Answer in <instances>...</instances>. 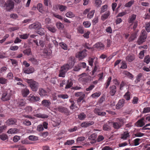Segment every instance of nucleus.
Masks as SVG:
<instances>
[{
  "mask_svg": "<svg viewBox=\"0 0 150 150\" xmlns=\"http://www.w3.org/2000/svg\"><path fill=\"white\" fill-rule=\"evenodd\" d=\"M125 121V119L122 117L116 118L115 122L112 123L113 127L116 129H120L124 124Z\"/></svg>",
  "mask_w": 150,
  "mask_h": 150,
  "instance_id": "obj_1",
  "label": "nucleus"
},
{
  "mask_svg": "<svg viewBox=\"0 0 150 150\" xmlns=\"http://www.w3.org/2000/svg\"><path fill=\"white\" fill-rule=\"evenodd\" d=\"M14 3L12 0H8L6 2L2 1L0 5L1 6L6 7L7 11H10L14 7Z\"/></svg>",
  "mask_w": 150,
  "mask_h": 150,
  "instance_id": "obj_2",
  "label": "nucleus"
},
{
  "mask_svg": "<svg viewBox=\"0 0 150 150\" xmlns=\"http://www.w3.org/2000/svg\"><path fill=\"white\" fill-rule=\"evenodd\" d=\"M26 81L29 85L32 90L33 91H36L38 90L39 87V84L38 82L34 81L33 80L27 79Z\"/></svg>",
  "mask_w": 150,
  "mask_h": 150,
  "instance_id": "obj_3",
  "label": "nucleus"
},
{
  "mask_svg": "<svg viewBox=\"0 0 150 150\" xmlns=\"http://www.w3.org/2000/svg\"><path fill=\"white\" fill-rule=\"evenodd\" d=\"M147 37V33L144 29L141 31L140 36L138 39L137 42L138 45H140L145 41Z\"/></svg>",
  "mask_w": 150,
  "mask_h": 150,
  "instance_id": "obj_4",
  "label": "nucleus"
},
{
  "mask_svg": "<svg viewBox=\"0 0 150 150\" xmlns=\"http://www.w3.org/2000/svg\"><path fill=\"white\" fill-rule=\"evenodd\" d=\"M87 50L84 49L82 51L78 52L76 54V57L78 58L79 60H82L87 56Z\"/></svg>",
  "mask_w": 150,
  "mask_h": 150,
  "instance_id": "obj_5",
  "label": "nucleus"
},
{
  "mask_svg": "<svg viewBox=\"0 0 150 150\" xmlns=\"http://www.w3.org/2000/svg\"><path fill=\"white\" fill-rule=\"evenodd\" d=\"M11 96L10 93H8L6 91H4L2 95L1 100L4 101L8 100L10 99Z\"/></svg>",
  "mask_w": 150,
  "mask_h": 150,
  "instance_id": "obj_6",
  "label": "nucleus"
},
{
  "mask_svg": "<svg viewBox=\"0 0 150 150\" xmlns=\"http://www.w3.org/2000/svg\"><path fill=\"white\" fill-rule=\"evenodd\" d=\"M58 110L60 112L64 113L67 115H68L70 114V112L68 109L66 108L59 106L58 108Z\"/></svg>",
  "mask_w": 150,
  "mask_h": 150,
  "instance_id": "obj_7",
  "label": "nucleus"
},
{
  "mask_svg": "<svg viewBox=\"0 0 150 150\" xmlns=\"http://www.w3.org/2000/svg\"><path fill=\"white\" fill-rule=\"evenodd\" d=\"M41 27V24L38 22H36L29 25V28L30 29H34L36 30H38L39 28Z\"/></svg>",
  "mask_w": 150,
  "mask_h": 150,
  "instance_id": "obj_8",
  "label": "nucleus"
},
{
  "mask_svg": "<svg viewBox=\"0 0 150 150\" xmlns=\"http://www.w3.org/2000/svg\"><path fill=\"white\" fill-rule=\"evenodd\" d=\"M109 89L110 94L111 96H114L117 91L116 86L115 85H112L110 87Z\"/></svg>",
  "mask_w": 150,
  "mask_h": 150,
  "instance_id": "obj_9",
  "label": "nucleus"
},
{
  "mask_svg": "<svg viewBox=\"0 0 150 150\" xmlns=\"http://www.w3.org/2000/svg\"><path fill=\"white\" fill-rule=\"evenodd\" d=\"M81 77L79 78V80L80 81L86 82L88 80V76L86 75L85 73H83L80 75Z\"/></svg>",
  "mask_w": 150,
  "mask_h": 150,
  "instance_id": "obj_10",
  "label": "nucleus"
},
{
  "mask_svg": "<svg viewBox=\"0 0 150 150\" xmlns=\"http://www.w3.org/2000/svg\"><path fill=\"white\" fill-rule=\"evenodd\" d=\"M17 122L16 119L15 118H10L8 119L6 122L7 125L8 126L16 125Z\"/></svg>",
  "mask_w": 150,
  "mask_h": 150,
  "instance_id": "obj_11",
  "label": "nucleus"
},
{
  "mask_svg": "<svg viewBox=\"0 0 150 150\" xmlns=\"http://www.w3.org/2000/svg\"><path fill=\"white\" fill-rule=\"evenodd\" d=\"M125 103V100L123 99L119 100L118 103L116 105V108L117 109H119L121 108L123 106Z\"/></svg>",
  "mask_w": 150,
  "mask_h": 150,
  "instance_id": "obj_12",
  "label": "nucleus"
},
{
  "mask_svg": "<svg viewBox=\"0 0 150 150\" xmlns=\"http://www.w3.org/2000/svg\"><path fill=\"white\" fill-rule=\"evenodd\" d=\"M97 137V134L95 133L93 134L90 136L88 139H89L91 140L90 143L91 144H94L96 143V139Z\"/></svg>",
  "mask_w": 150,
  "mask_h": 150,
  "instance_id": "obj_13",
  "label": "nucleus"
},
{
  "mask_svg": "<svg viewBox=\"0 0 150 150\" xmlns=\"http://www.w3.org/2000/svg\"><path fill=\"white\" fill-rule=\"evenodd\" d=\"M94 122L92 121H86L83 122L81 124V127H86L90 126L94 124Z\"/></svg>",
  "mask_w": 150,
  "mask_h": 150,
  "instance_id": "obj_14",
  "label": "nucleus"
},
{
  "mask_svg": "<svg viewBox=\"0 0 150 150\" xmlns=\"http://www.w3.org/2000/svg\"><path fill=\"white\" fill-rule=\"evenodd\" d=\"M42 105L45 107L49 108L51 103L50 101L49 100L46 99L43 100L41 102Z\"/></svg>",
  "mask_w": 150,
  "mask_h": 150,
  "instance_id": "obj_15",
  "label": "nucleus"
},
{
  "mask_svg": "<svg viewBox=\"0 0 150 150\" xmlns=\"http://www.w3.org/2000/svg\"><path fill=\"white\" fill-rule=\"evenodd\" d=\"M23 71L25 73L29 74L33 73L34 71V69L33 67H30L28 68H24Z\"/></svg>",
  "mask_w": 150,
  "mask_h": 150,
  "instance_id": "obj_16",
  "label": "nucleus"
},
{
  "mask_svg": "<svg viewBox=\"0 0 150 150\" xmlns=\"http://www.w3.org/2000/svg\"><path fill=\"white\" fill-rule=\"evenodd\" d=\"M38 93L41 96H45L47 95V92L42 88H40L39 89Z\"/></svg>",
  "mask_w": 150,
  "mask_h": 150,
  "instance_id": "obj_17",
  "label": "nucleus"
},
{
  "mask_svg": "<svg viewBox=\"0 0 150 150\" xmlns=\"http://www.w3.org/2000/svg\"><path fill=\"white\" fill-rule=\"evenodd\" d=\"M135 59V56L133 54H129L126 57V61L129 62H131Z\"/></svg>",
  "mask_w": 150,
  "mask_h": 150,
  "instance_id": "obj_18",
  "label": "nucleus"
},
{
  "mask_svg": "<svg viewBox=\"0 0 150 150\" xmlns=\"http://www.w3.org/2000/svg\"><path fill=\"white\" fill-rule=\"evenodd\" d=\"M144 121V118H142L139 120L136 123L137 126L139 127L143 126L145 125Z\"/></svg>",
  "mask_w": 150,
  "mask_h": 150,
  "instance_id": "obj_19",
  "label": "nucleus"
},
{
  "mask_svg": "<svg viewBox=\"0 0 150 150\" xmlns=\"http://www.w3.org/2000/svg\"><path fill=\"white\" fill-rule=\"evenodd\" d=\"M67 82V84L65 88V89L70 88L72 87L73 84V81L70 79H68Z\"/></svg>",
  "mask_w": 150,
  "mask_h": 150,
  "instance_id": "obj_20",
  "label": "nucleus"
},
{
  "mask_svg": "<svg viewBox=\"0 0 150 150\" xmlns=\"http://www.w3.org/2000/svg\"><path fill=\"white\" fill-rule=\"evenodd\" d=\"M85 96V94H83V96H81L79 97L77 100L76 101L78 104L79 106H81V101L82 103H83L84 100V99Z\"/></svg>",
  "mask_w": 150,
  "mask_h": 150,
  "instance_id": "obj_21",
  "label": "nucleus"
},
{
  "mask_svg": "<svg viewBox=\"0 0 150 150\" xmlns=\"http://www.w3.org/2000/svg\"><path fill=\"white\" fill-rule=\"evenodd\" d=\"M130 136L129 133L128 131H125L121 134V138L122 139L125 140L127 137H129Z\"/></svg>",
  "mask_w": 150,
  "mask_h": 150,
  "instance_id": "obj_22",
  "label": "nucleus"
},
{
  "mask_svg": "<svg viewBox=\"0 0 150 150\" xmlns=\"http://www.w3.org/2000/svg\"><path fill=\"white\" fill-rule=\"evenodd\" d=\"M110 15V12L108 11H106L103 15L101 16V19L104 21L107 19Z\"/></svg>",
  "mask_w": 150,
  "mask_h": 150,
  "instance_id": "obj_23",
  "label": "nucleus"
},
{
  "mask_svg": "<svg viewBox=\"0 0 150 150\" xmlns=\"http://www.w3.org/2000/svg\"><path fill=\"white\" fill-rule=\"evenodd\" d=\"M22 96L24 97H26L29 93V89L26 88L23 89L21 91Z\"/></svg>",
  "mask_w": 150,
  "mask_h": 150,
  "instance_id": "obj_24",
  "label": "nucleus"
},
{
  "mask_svg": "<svg viewBox=\"0 0 150 150\" xmlns=\"http://www.w3.org/2000/svg\"><path fill=\"white\" fill-rule=\"evenodd\" d=\"M95 46V47L100 50H103L104 48V45L100 42L96 43Z\"/></svg>",
  "mask_w": 150,
  "mask_h": 150,
  "instance_id": "obj_25",
  "label": "nucleus"
},
{
  "mask_svg": "<svg viewBox=\"0 0 150 150\" xmlns=\"http://www.w3.org/2000/svg\"><path fill=\"white\" fill-rule=\"evenodd\" d=\"M71 103V105L70 106V108L71 110H73L75 108H77V107L75 105V102L74 100L72 99H70L69 100Z\"/></svg>",
  "mask_w": 150,
  "mask_h": 150,
  "instance_id": "obj_26",
  "label": "nucleus"
},
{
  "mask_svg": "<svg viewBox=\"0 0 150 150\" xmlns=\"http://www.w3.org/2000/svg\"><path fill=\"white\" fill-rule=\"evenodd\" d=\"M30 100L32 102H35L39 101L40 100V98L38 96H30Z\"/></svg>",
  "mask_w": 150,
  "mask_h": 150,
  "instance_id": "obj_27",
  "label": "nucleus"
},
{
  "mask_svg": "<svg viewBox=\"0 0 150 150\" xmlns=\"http://www.w3.org/2000/svg\"><path fill=\"white\" fill-rule=\"evenodd\" d=\"M29 33H23L21 34H19L18 35L19 38L23 39H26L28 38L29 36Z\"/></svg>",
  "mask_w": 150,
  "mask_h": 150,
  "instance_id": "obj_28",
  "label": "nucleus"
},
{
  "mask_svg": "<svg viewBox=\"0 0 150 150\" xmlns=\"http://www.w3.org/2000/svg\"><path fill=\"white\" fill-rule=\"evenodd\" d=\"M17 104L19 107H22L25 106L26 102L24 99H20L19 100Z\"/></svg>",
  "mask_w": 150,
  "mask_h": 150,
  "instance_id": "obj_29",
  "label": "nucleus"
},
{
  "mask_svg": "<svg viewBox=\"0 0 150 150\" xmlns=\"http://www.w3.org/2000/svg\"><path fill=\"white\" fill-rule=\"evenodd\" d=\"M77 32L78 33L82 34L84 33V28L81 25L78 26L77 28Z\"/></svg>",
  "mask_w": 150,
  "mask_h": 150,
  "instance_id": "obj_30",
  "label": "nucleus"
},
{
  "mask_svg": "<svg viewBox=\"0 0 150 150\" xmlns=\"http://www.w3.org/2000/svg\"><path fill=\"white\" fill-rule=\"evenodd\" d=\"M136 15L133 14L131 16H129L128 22L129 23H132L135 20L136 18Z\"/></svg>",
  "mask_w": 150,
  "mask_h": 150,
  "instance_id": "obj_31",
  "label": "nucleus"
},
{
  "mask_svg": "<svg viewBox=\"0 0 150 150\" xmlns=\"http://www.w3.org/2000/svg\"><path fill=\"white\" fill-rule=\"evenodd\" d=\"M124 74L130 79H132L134 78V76L129 72L125 71L123 72Z\"/></svg>",
  "mask_w": 150,
  "mask_h": 150,
  "instance_id": "obj_32",
  "label": "nucleus"
},
{
  "mask_svg": "<svg viewBox=\"0 0 150 150\" xmlns=\"http://www.w3.org/2000/svg\"><path fill=\"white\" fill-rule=\"evenodd\" d=\"M23 53L24 54L27 55V56H29L32 54L31 50L29 48L23 50Z\"/></svg>",
  "mask_w": 150,
  "mask_h": 150,
  "instance_id": "obj_33",
  "label": "nucleus"
},
{
  "mask_svg": "<svg viewBox=\"0 0 150 150\" xmlns=\"http://www.w3.org/2000/svg\"><path fill=\"white\" fill-rule=\"evenodd\" d=\"M36 32L38 34L41 35H45V33L44 32V30L43 28H42L41 27L39 28L37 30Z\"/></svg>",
  "mask_w": 150,
  "mask_h": 150,
  "instance_id": "obj_34",
  "label": "nucleus"
},
{
  "mask_svg": "<svg viewBox=\"0 0 150 150\" xmlns=\"http://www.w3.org/2000/svg\"><path fill=\"white\" fill-rule=\"evenodd\" d=\"M65 16L69 18H72L75 16V15L74 14L73 12L71 11L67 12L65 14Z\"/></svg>",
  "mask_w": 150,
  "mask_h": 150,
  "instance_id": "obj_35",
  "label": "nucleus"
},
{
  "mask_svg": "<svg viewBox=\"0 0 150 150\" xmlns=\"http://www.w3.org/2000/svg\"><path fill=\"white\" fill-rule=\"evenodd\" d=\"M67 8V7L65 6L60 4H59V9L61 12L65 11Z\"/></svg>",
  "mask_w": 150,
  "mask_h": 150,
  "instance_id": "obj_36",
  "label": "nucleus"
},
{
  "mask_svg": "<svg viewBox=\"0 0 150 150\" xmlns=\"http://www.w3.org/2000/svg\"><path fill=\"white\" fill-rule=\"evenodd\" d=\"M69 65L68 64H66L62 67H61V69L66 72L69 69Z\"/></svg>",
  "mask_w": 150,
  "mask_h": 150,
  "instance_id": "obj_37",
  "label": "nucleus"
},
{
  "mask_svg": "<svg viewBox=\"0 0 150 150\" xmlns=\"http://www.w3.org/2000/svg\"><path fill=\"white\" fill-rule=\"evenodd\" d=\"M56 25L57 28L59 29H62L64 27V25L60 22H57Z\"/></svg>",
  "mask_w": 150,
  "mask_h": 150,
  "instance_id": "obj_38",
  "label": "nucleus"
},
{
  "mask_svg": "<svg viewBox=\"0 0 150 150\" xmlns=\"http://www.w3.org/2000/svg\"><path fill=\"white\" fill-rule=\"evenodd\" d=\"M47 28L49 30L53 33H55L57 30L55 27L48 26L47 27Z\"/></svg>",
  "mask_w": 150,
  "mask_h": 150,
  "instance_id": "obj_39",
  "label": "nucleus"
},
{
  "mask_svg": "<svg viewBox=\"0 0 150 150\" xmlns=\"http://www.w3.org/2000/svg\"><path fill=\"white\" fill-rule=\"evenodd\" d=\"M131 93L127 91L124 96V98L127 100H129L130 98Z\"/></svg>",
  "mask_w": 150,
  "mask_h": 150,
  "instance_id": "obj_40",
  "label": "nucleus"
},
{
  "mask_svg": "<svg viewBox=\"0 0 150 150\" xmlns=\"http://www.w3.org/2000/svg\"><path fill=\"white\" fill-rule=\"evenodd\" d=\"M34 115L36 117L43 118H47L48 117L47 115L45 114H37L35 115Z\"/></svg>",
  "mask_w": 150,
  "mask_h": 150,
  "instance_id": "obj_41",
  "label": "nucleus"
},
{
  "mask_svg": "<svg viewBox=\"0 0 150 150\" xmlns=\"http://www.w3.org/2000/svg\"><path fill=\"white\" fill-rule=\"evenodd\" d=\"M18 129L16 128H11L7 132L8 134H14L16 133L17 132Z\"/></svg>",
  "mask_w": 150,
  "mask_h": 150,
  "instance_id": "obj_42",
  "label": "nucleus"
},
{
  "mask_svg": "<svg viewBox=\"0 0 150 150\" xmlns=\"http://www.w3.org/2000/svg\"><path fill=\"white\" fill-rule=\"evenodd\" d=\"M7 79L3 77H0V84H5L7 83Z\"/></svg>",
  "mask_w": 150,
  "mask_h": 150,
  "instance_id": "obj_43",
  "label": "nucleus"
},
{
  "mask_svg": "<svg viewBox=\"0 0 150 150\" xmlns=\"http://www.w3.org/2000/svg\"><path fill=\"white\" fill-rule=\"evenodd\" d=\"M37 9L39 11L41 12L42 13L43 11L42 5V4H38L37 5Z\"/></svg>",
  "mask_w": 150,
  "mask_h": 150,
  "instance_id": "obj_44",
  "label": "nucleus"
},
{
  "mask_svg": "<svg viewBox=\"0 0 150 150\" xmlns=\"http://www.w3.org/2000/svg\"><path fill=\"white\" fill-rule=\"evenodd\" d=\"M95 1L94 5L96 7H99L102 4V1L100 0H94Z\"/></svg>",
  "mask_w": 150,
  "mask_h": 150,
  "instance_id": "obj_45",
  "label": "nucleus"
},
{
  "mask_svg": "<svg viewBox=\"0 0 150 150\" xmlns=\"http://www.w3.org/2000/svg\"><path fill=\"white\" fill-rule=\"evenodd\" d=\"M111 80V77H109L107 79L106 83L105 84V89H107L109 86Z\"/></svg>",
  "mask_w": 150,
  "mask_h": 150,
  "instance_id": "obj_46",
  "label": "nucleus"
},
{
  "mask_svg": "<svg viewBox=\"0 0 150 150\" xmlns=\"http://www.w3.org/2000/svg\"><path fill=\"white\" fill-rule=\"evenodd\" d=\"M60 46L62 48L65 50H67L68 49L67 45L64 43L63 42H60L59 43Z\"/></svg>",
  "mask_w": 150,
  "mask_h": 150,
  "instance_id": "obj_47",
  "label": "nucleus"
},
{
  "mask_svg": "<svg viewBox=\"0 0 150 150\" xmlns=\"http://www.w3.org/2000/svg\"><path fill=\"white\" fill-rule=\"evenodd\" d=\"M24 110L28 113H30L32 112L33 108L31 106H27L25 108Z\"/></svg>",
  "mask_w": 150,
  "mask_h": 150,
  "instance_id": "obj_48",
  "label": "nucleus"
},
{
  "mask_svg": "<svg viewBox=\"0 0 150 150\" xmlns=\"http://www.w3.org/2000/svg\"><path fill=\"white\" fill-rule=\"evenodd\" d=\"M103 128L104 130L106 131L109 130L110 129L109 124L107 123H106L103 125Z\"/></svg>",
  "mask_w": 150,
  "mask_h": 150,
  "instance_id": "obj_49",
  "label": "nucleus"
},
{
  "mask_svg": "<svg viewBox=\"0 0 150 150\" xmlns=\"http://www.w3.org/2000/svg\"><path fill=\"white\" fill-rule=\"evenodd\" d=\"M95 11V10H94L91 11L87 15V18L89 19L92 18L93 17Z\"/></svg>",
  "mask_w": 150,
  "mask_h": 150,
  "instance_id": "obj_50",
  "label": "nucleus"
},
{
  "mask_svg": "<svg viewBox=\"0 0 150 150\" xmlns=\"http://www.w3.org/2000/svg\"><path fill=\"white\" fill-rule=\"evenodd\" d=\"M86 117V115L83 112L81 113L79 115L78 117L79 119L81 120H83Z\"/></svg>",
  "mask_w": 150,
  "mask_h": 150,
  "instance_id": "obj_51",
  "label": "nucleus"
},
{
  "mask_svg": "<svg viewBox=\"0 0 150 150\" xmlns=\"http://www.w3.org/2000/svg\"><path fill=\"white\" fill-rule=\"evenodd\" d=\"M142 73H140L136 77L135 82L137 83L139 82L140 81L141 78L142 77Z\"/></svg>",
  "mask_w": 150,
  "mask_h": 150,
  "instance_id": "obj_52",
  "label": "nucleus"
},
{
  "mask_svg": "<svg viewBox=\"0 0 150 150\" xmlns=\"http://www.w3.org/2000/svg\"><path fill=\"white\" fill-rule=\"evenodd\" d=\"M101 94L100 92H96L92 94L91 96L93 98H98L100 96Z\"/></svg>",
  "mask_w": 150,
  "mask_h": 150,
  "instance_id": "obj_53",
  "label": "nucleus"
},
{
  "mask_svg": "<svg viewBox=\"0 0 150 150\" xmlns=\"http://www.w3.org/2000/svg\"><path fill=\"white\" fill-rule=\"evenodd\" d=\"M144 62L146 63L147 64H148L150 61V57L149 55L146 56L144 59Z\"/></svg>",
  "mask_w": 150,
  "mask_h": 150,
  "instance_id": "obj_54",
  "label": "nucleus"
},
{
  "mask_svg": "<svg viewBox=\"0 0 150 150\" xmlns=\"http://www.w3.org/2000/svg\"><path fill=\"white\" fill-rule=\"evenodd\" d=\"M29 60L34 65H37L38 64V61L35 58H31L29 59Z\"/></svg>",
  "mask_w": 150,
  "mask_h": 150,
  "instance_id": "obj_55",
  "label": "nucleus"
},
{
  "mask_svg": "<svg viewBox=\"0 0 150 150\" xmlns=\"http://www.w3.org/2000/svg\"><path fill=\"white\" fill-rule=\"evenodd\" d=\"M74 143V141L72 139L71 140H67L66 142L64 143V144L71 145L73 144Z\"/></svg>",
  "mask_w": 150,
  "mask_h": 150,
  "instance_id": "obj_56",
  "label": "nucleus"
},
{
  "mask_svg": "<svg viewBox=\"0 0 150 150\" xmlns=\"http://www.w3.org/2000/svg\"><path fill=\"white\" fill-rule=\"evenodd\" d=\"M137 38V34L135 33L132 34L129 38V41H132L134 40Z\"/></svg>",
  "mask_w": 150,
  "mask_h": 150,
  "instance_id": "obj_57",
  "label": "nucleus"
},
{
  "mask_svg": "<svg viewBox=\"0 0 150 150\" xmlns=\"http://www.w3.org/2000/svg\"><path fill=\"white\" fill-rule=\"evenodd\" d=\"M78 65L81 69V68H85L86 67V64L84 62L79 63L78 64Z\"/></svg>",
  "mask_w": 150,
  "mask_h": 150,
  "instance_id": "obj_58",
  "label": "nucleus"
},
{
  "mask_svg": "<svg viewBox=\"0 0 150 150\" xmlns=\"http://www.w3.org/2000/svg\"><path fill=\"white\" fill-rule=\"evenodd\" d=\"M59 77H65L66 72L64 71L61 69V70L59 71Z\"/></svg>",
  "mask_w": 150,
  "mask_h": 150,
  "instance_id": "obj_59",
  "label": "nucleus"
},
{
  "mask_svg": "<svg viewBox=\"0 0 150 150\" xmlns=\"http://www.w3.org/2000/svg\"><path fill=\"white\" fill-rule=\"evenodd\" d=\"M134 0H131L125 4V6L127 7H130L134 3Z\"/></svg>",
  "mask_w": 150,
  "mask_h": 150,
  "instance_id": "obj_60",
  "label": "nucleus"
},
{
  "mask_svg": "<svg viewBox=\"0 0 150 150\" xmlns=\"http://www.w3.org/2000/svg\"><path fill=\"white\" fill-rule=\"evenodd\" d=\"M0 138L1 140L4 141L8 139V137L6 134H3L0 135Z\"/></svg>",
  "mask_w": 150,
  "mask_h": 150,
  "instance_id": "obj_61",
  "label": "nucleus"
},
{
  "mask_svg": "<svg viewBox=\"0 0 150 150\" xmlns=\"http://www.w3.org/2000/svg\"><path fill=\"white\" fill-rule=\"evenodd\" d=\"M83 25L85 28H89L91 25V23L89 21H85L83 22Z\"/></svg>",
  "mask_w": 150,
  "mask_h": 150,
  "instance_id": "obj_62",
  "label": "nucleus"
},
{
  "mask_svg": "<svg viewBox=\"0 0 150 150\" xmlns=\"http://www.w3.org/2000/svg\"><path fill=\"white\" fill-rule=\"evenodd\" d=\"M53 15L55 17L61 20H63V18L59 14H58L57 13H53Z\"/></svg>",
  "mask_w": 150,
  "mask_h": 150,
  "instance_id": "obj_63",
  "label": "nucleus"
},
{
  "mask_svg": "<svg viewBox=\"0 0 150 150\" xmlns=\"http://www.w3.org/2000/svg\"><path fill=\"white\" fill-rule=\"evenodd\" d=\"M28 139L30 140L35 141L38 140V138L37 137L33 135H30L28 137Z\"/></svg>",
  "mask_w": 150,
  "mask_h": 150,
  "instance_id": "obj_64",
  "label": "nucleus"
}]
</instances>
